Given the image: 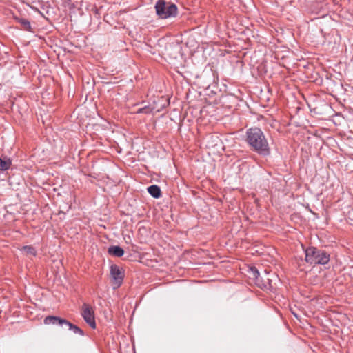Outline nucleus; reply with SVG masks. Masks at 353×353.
I'll list each match as a JSON object with an SVG mask.
<instances>
[{
  "label": "nucleus",
  "mask_w": 353,
  "mask_h": 353,
  "mask_svg": "<svg viewBox=\"0 0 353 353\" xmlns=\"http://www.w3.org/2000/svg\"><path fill=\"white\" fill-rule=\"evenodd\" d=\"M246 141L251 149L262 156L270 154V148L268 139L259 128H251L246 132Z\"/></svg>",
  "instance_id": "1"
},
{
  "label": "nucleus",
  "mask_w": 353,
  "mask_h": 353,
  "mask_svg": "<svg viewBox=\"0 0 353 353\" xmlns=\"http://www.w3.org/2000/svg\"><path fill=\"white\" fill-rule=\"evenodd\" d=\"M305 261L311 265L327 264L330 261V255L324 250L314 247L305 249Z\"/></svg>",
  "instance_id": "2"
},
{
  "label": "nucleus",
  "mask_w": 353,
  "mask_h": 353,
  "mask_svg": "<svg viewBox=\"0 0 353 353\" xmlns=\"http://www.w3.org/2000/svg\"><path fill=\"white\" fill-rule=\"evenodd\" d=\"M156 13L161 19L174 17L177 14V7L170 1H157Z\"/></svg>",
  "instance_id": "3"
},
{
  "label": "nucleus",
  "mask_w": 353,
  "mask_h": 353,
  "mask_svg": "<svg viewBox=\"0 0 353 353\" xmlns=\"http://www.w3.org/2000/svg\"><path fill=\"white\" fill-rule=\"evenodd\" d=\"M81 314L86 323H88L91 328L95 329L96 322L93 308L90 305L84 303L82 305Z\"/></svg>",
  "instance_id": "4"
},
{
  "label": "nucleus",
  "mask_w": 353,
  "mask_h": 353,
  "mask_svg": "<svg viewBox=\"0 0 353 353\" xmlns=\"http://www.w3.org/2000/svg\"><path fill=\"white\" fill-rule=\"evenodd\" d=\"M110 276L113 288H119L123 283V274L117 265H112L110 267Z\"/></svg>",
  "instance_id": "5"
},
{
  "label": "nucleus",
  "mask_w": 353,
  "mask_h": 353,
  "mask_svg": "<svg viewBox=\"0 0 353 353\" xmlns=\"http://www.w3.org/2000/svg\"><path fill=\"white\" fill-rule=\"evenodd\" d=\"M248 273H249L250 277L254 280V282L257 285H259L261 288L262 287L267 288L268 284H270L269 279H268V283H263L262 281H261L260 274H259L258 270L255 267L250 268V269L248 270Z\"/></svg>",
  "instance_id": "6"
},
{
  "label": "nucleus",
  "mask_w": 353,
  "mask_h": 353,
  "mask_svg": "<svg viewBox=\"0 0 353 353\" xmlns=\"http://www.w3.org/2000/svg\"><path fill=\"white\" fill-rule=\"evenodd\" d=\"M43 322L46 325H50V324L57 325H57H63L65 324L66 320L64 319L58 317V316H48L44 319Z\"/></svg>",
  "instance_id": "7"
},
{
  "label": "nucleus",
  "mask_w": 353,
  "mask_h": 353,
  "mask_svg": "<svg viewBox=\"0 0 353 353\" xmlns=\"http://www.w3.org/2000/svg\"><path fill=\"white\" fill-rule=\"evenodd\" d=\"M108 253L117 257H121L124 254V250L119 246H110L108 248Z\"/></svg>",
  "instance_id": "8"
},
{
  "label": "nucleus",
  "mask_w": 353,
  "mask_h": 353,
  "mask_svg": "<svg viewBox=\"0 0 353 353\" xmlns=\"http://www.w3.org/2000/svg\"><path fill=\"white\" fill-rule=\"evenodd\" d=\"M148 191L154 198H159L161 196L160 188L157 185H152L148 188Z\"/></svg>",
  "instance_id": "9"
},
{
  "label": "nucleus",
  "mask_w": 353,
  "mask_h": 353,
  "mask_svg": "<svg viewBox=\"0 0 353 353\" xmlns=\"http://www.w3.org/2000/svg\"><path fill=\"white\" fill-rule=\"evenodd\" d=\"M65 325H67L70 330L72 331L74 334H79L80 336H84L83 331L78 326L71 323L68 321L66 320V323Z\"/></svg>",
  "instance_id": "10"
},
{
  "label": "nucleus",
  "mask_w": 353,
  "mask_h": 353,
  "mask_svg": "<svg viewBox=\"0 0 353 353\" xmlns=\"http://www.w3.org/2000/svg\"><path fill=\"white\" fill-rule=\"evenodd\" d=\"M11 160L8 158L1 159L0 157V170L5 171L8 170L11 166Z\"/></svg>",
  "instance_id": "11"
},
{
  "label": "nucleus",
  "mask_w": 353,
  "mask_h": 353,
  "mask_svg": "<svg viewBox=\"0 0 353 353\" xmlns=\"http://www.w3.org/2000/svg\"><path fill=\"white\" fill-rule=\"evenodd\" d=\"M21 250L23 251L26 256H36L37 251L32 245L23 246Z\"/></svg>",
  "instance_id": "12"
},
{
  "label": "nucleus",
  "mask_w": 353,
  "mask_h": 353,
  "mask_svg": "<svg viewBox=\"0 0 353 353\" xmlns=\"http://www.w3.org/2000/svg\"><path fill=\"white\" fill-rule=\"evenodd\" d=\"M19 23L22 26V28L27 31H31V25L28 20L26 19H19Z\"/></svg>",
  "instance_id": "13"
},
{
  "label": "nucleus",
  "mask_w": 353,
  "mask_h": 353,
  "mask_svg": "<svg viewBox=\"0 0 353 353\" xmlns=\"http://www.w3.org/2000/svg\"><path fill=\"white\" fill-rule=\"evenodd\" d=\"M150 111L147 108H141L139 110V112H144V113H148Z\"/></svg>",
  "instance_id": "14"
},
{
  "label": "nucleus",
  "mask_w": 353,
  "mask_h": 353,
  "mask_svg": "<svg viewBox=\"0 0 353 353\" xmlns=\"http://www.w3.org/2000/svg\"><path fill=\"white\" fill-rule=\"evenodd\" d=\"M28 5L31 7L32 8H34V7L32 6V5H30L29 3H28Z\"/></svg>",
  "instance_id": "15"
}]
</instances>
